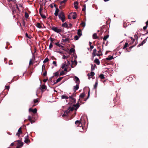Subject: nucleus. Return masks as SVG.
<instances>
[{"label":"nucleus","instance_id":"a878e982","mask_svg":"<svg viewBox=\"0 0 148 148\" xmlns=\"http://www.w3.org/2000/svg\"><path fill=\"white\" fill-rule=\"evenodd\" d=\"M29 120L31 122V123H33L34 122V121L32 120V119L30 116H29L28 117Z\"/></svg>","mask_w":148,"mask_h":148},{"label":"nucleus","instance_id":"7c9ffc66","mask_svg":"<svg viewBox=\"0 0 148 148\" xmlns=\"http://www.w3.org/2000/svg\"><path fill=\"white\" fill-rule=\"evenodd\" d=\"M128 45V43L127 42H126L123 48V49H124L126 48L127 47Z\"/></svg>","mask_w":148,"mask_h":148},{"label":"nucleus","instance_id":"13d9d810","mask_svg":"<svg viewBox=\"0 0 148 148\" xmlns=\"http://www.w3.org/2000/svg\"><path fill=\"white\" fill-rule=\"evenodd\" d=\"M62 58L63 59H64L66 58V56H65V55H63L62 56Z\"/></svg>","mask_w":148,"mask_h":148},{"label":"nucleus","instance_id":"f03ea898","mask_svg":"<svg viewBox=\"0 0 148 148\" xmlns=\"http://www.w3.org/2000/svg\"><path fill=\"white\" fill-rule=\"evenodd\" d=\"M58 17L63 22L65 21V15L64 13L62 12H60L58 15Z\"/></svg>","mask_w":148,"mask_h":148},{"label":"nucleus","instance_id":"4be33fe9","mask_svg":"<svg viewBox=\"0 0 148 148\" xmlns=\"http://www.w3.org/2000/svg\"><path fill=\"white\" fill-rule=\"evenodd\" d=\"M62 40L64 42H69V38H66L64 39H62Z\"/></svg>","mask_w":148,"mask_h":148},{"label":"nucleus","instance_id":"e2e57ef3","mask_svg":"<svg viewBox=\"0 0 148 148\" xmlns=\"http://www.w3.org/2000/svg\"><path fill=\"white\" fill-rule=\"evenodd\" d=\"M90 49L92 50V49L94 47L93 46L90 45Z\"/></svg>","mask_w":148,"mask_h":148},{"label":"nucleus","instance_id":"f704fd0d","mask_svg":"<svg viewBox=\"0 0 148 148\" xmlns=\"http://www.w3.org/2000/svg\"><path fill=\"white\" fill-rule=\"evenodd\" d=\"M37 111V109L36 108H34V109H33L32 110V112L34 113H36Z\"/></svg>","mask_w":148,"mask_h":148},{"label":"nucleus","instance_id":"2f4dec72","mask_svg":"<svg viewBox=\"0 0 148 148\" xmlns=\"http://www.w3.org/2000/svg\"><path fill=\"white\" fill-rule=\"evenodd\" d=\"M97 85H98V81H97L96 82L94 86V87L95 88H97Z\"/></svg>","mask_w":148,"mask_h":148},{"label":"nucleus","instance_id":"ddd939ff","mask_svg":"<svg viewBox=\"0 0 148 148\" xmlns=\"http://www.w3.org/2000/svg\"><path fill=\"white\" fill-rule=\"evenodd\" d=\"M96 51H97V50L95 49H94L93 50V52L92 53V55L93 57H94L97 56V53H96Z\"/></svg>","mask_w":148,"mask_h":148},{"label":"nucleus","instance_id":"603ef678","mask_svg":"<svg viewBox=\"0 0 148 148\" xmlns=\"http://www.w3.org/2000/svg\"><path fill=\"white\" fill-rule=\"evenodd\" d=\"M25 16L26 18H27L29 16L28 14L27 13H25Z\"/></svg>","mask_w":148,"mask_h":148},{"label":"nucleus","instance_id":"79ce46f5","mask_svg":"<svg viewBox=\"0 0 148 148\" xmlns=\"http://www.w3.org/2000/svg\"><path fill=\"white\" fill-rule=\"evenodd\" d=\"M38 102V100L37 99H35L34 100V103H35Z\"/></svg>","mask_w":148,"mask_h":148},{"label":"nucleus","instance_id":"f3484780","mask_svg":"<svg viewBox=\"0 0 148 148\" xmlns=\"http://www.w3.org/2000/svg\"><path fill=\"white\" fill-rule=\"evenodd\" d=\"M74 7L75 9H77L78 8L77 6L78 3L77 2H75L74 3Z\"/></svg>","mask_w":148,"mask_h":148},{"label":"nucleus","instance_id":"4468645a","mask_svg":"<svg viewBox=\"0 0 148 148\" xmlns=\"http://www.w3.org/2000/svg\"><path fill=\"white\" fill-rule=\"evenodd\" d=\"M77 34L79 36V37L82 36V31L80 29H79L78 30Z\"/></svg>","mask_w":148,"mask_h":148},{"label":"nucleus","instance_id":"9d476101","mask_svg":"<svg viewBox=\"0 0 148 148\" xmlns=\"http://www.w3.org/2000/svg\"><path fill=\"white\" fill-rule=\"evenodd\" d=\"M70 14H71L72 18L73 19H75L76 17V14L75 12L74 13H70Z\"/></svg>","mask_w":148,"mask_h":148},{"label":"nucleus","instance_id":"4c0bfd02","mask_svg":"<svg viewBox=\"0 0 148 148\" xmlns=\"http://www.w3.org/2000/svg\"><path fill=\"white\" fill-rule=\"evenodd\" d=\"M108 37V35H107V36H104L103 38V40L104 41L106 40Z\"/></svg>","mask_w":148,"mask_h":148},{"label":"nucleus","instance_id":"338daca9","mask_svg":"<svg viewBox=\"0 0 148 148\" xmlns=\"http://www.w3.org/2000/svg\"><path fill=\"white\" fill-rule=\"evenodd\" d=\"M32 110L33 109H32V108H30L29 109V112H31V111L32 112Z\"/></svg>","mask_w":148,"mask_h":148},{"label":"nucleus","instance_id":"c85d7f7f","mask_svg":"<svg viewBox=\"0 0 148 148\" xmlns=\"http://www.w3.org/2000/svg\"><path fill=\"white\" fill-rule=\"evenodd\" d=\"M85 96V94L84 93H82L81 94H80L79 95V97L80 98H83Z\"/></svg>","mask_w":148,"mask_h":148},{"label":"nucleus","instance_id":"1a4fd4ad","mask_svg":"<svg viewBox=\"0 0 148 148\" xmlns=\"http://www.w3.org/2000/svg\"><path fill=\"white\" fill-rule=\"evenodd\" d=\"M22 133L21 131V128L20 127L18 129V132L16 134V135L19 136Z\"/></svg>","mask_w":148,"mask_h":148},{"label":"nucleus","instance_id":"6e6552de","mask_svg":"<svg viewBox=\"0 0 148 148\" xmlns=\"http://www.w3.org/2000/svg\"><path fill=\"white\" fill-rule=\"evenodd\" d=\"M74 77L75 79V83L77 84H79L80 83V81L79 78L76 76H75Z\"/></svg>","mask_w":148,"mask_h":148},{"label":"nucleus","instance_id":"bb28decb","mask_svg":"<svg viewBox=\"0 0 148 148\" xmlns=\"http://www.w3.org/2000/svg\"><path fill=\"white\" fill-rule=\"evenodd\" d=\"M86 10V4H84L83 6V8L82 9V10L83 11L85 12Z\"/></svg>","mask_w":148,"mask_h":148},{"label":"nucleus","instance_id":"de8ad7c7","mask_svg":"<svg viewBox=\"0 0 148 148\" xmlns=\"http://www.w3.org/2000/svg\"><path fill=\"white\" fill-rule=\"evenodd\" d=\"M72 64H75V65H76L77 64V62H76V60H75L73 62H72Z\"/></svg>","mask_w":148,"mask_h":148},{"label":"nucleus","instance_id":"58836bf2","mask_svg":"<svg viewBox=\"0 0 148 148\" xmlns=\"http://www.w3.org/2000/svg\"><path fill=\"white\" fill-rule=\"evenodd\" d=\"M79 38V37H78V36L76 35L74 37V40H78Z\"/></svg>","mask_w":148,"mask_h":148},{"label":"nucleus","instance_id":"8fccbe9b","mask_svg":"<svg viewBox=\"0 0 148 148\" xmlns=\"http://www.w3.org/2000/svg\"><path fill=\"white\" fill-rule=\"evenodd\" d=\"M53 64L55 65V66H57L56 62L55 61H53Z\"/></svg>","mask_w":148,"mask_h":148},{"label":"nucleus","instance_id":"3c124183","mask_svg":"<svg viewBox=\"0 0 148 148\" xmlns=\"http://www.w3.org/2000/svg\"><path fill=\"white\" fill-rule=\"evenodd\" d=\"M66 1V0H64L60 2L61 4H62L63 3H65Z\"/></svg>","mask_w":148,"mask_h":148},{"label":"nucleus","instance_id":"393cba45","mask_svg":"<svg viewBox=\"0 0 148 148\" xmlns=\"http://www.w3.org/2000/svg\"><path fill=\"white\" fill-rule=\"evenodd\" d=\"M63 78V77H59L58 79H57L56 80V83H58L60 81L62 80V79Z\"/></svg>","mask_w":148,"mask_h":148},{"label":"nucleus","instance_id":"dca6fc26","mask_svg":"<svg viewBox=\"0 0 148 148\" xmlns=\"http://www.w3.org/2000/svg\"><path fill=\"white\" fill-rule=\"evenodd\" d=\"M94 62L97 65H99L100 64V62L98 59H96L94 60Z\"/></svg>","mask_w":148,"mask_h":148},{"label":"nucleus","instance_id":"4d7b16f0","mask_svg":"<svg viewBox=\"0 0 148 148\" xmlns=\"http://www.w3.org/2000/svg\"><path fill=\"white\" fill-rule=\"evenodd\" d=\"M32 59H31L30 60L29 62V65H30L31 64H32Z\"/></svg>","mask_w":148,"mask_h":148},{"label":"nucleus","instance_id":"aec40b11","mask_svg":"<svg viewBox=\"0 0 148 148\" xmlns=\"http://www.w3.org/2000/svg\"><path fill=\"white\" fill-rule=\"evenodd\" d=\"M62 26L63 27H65L66 28H67L68 27V25L66 23H65L63 24H62Z\"/></svg>","mask_w":148,"mask_h":148},{"label":"nucleus","instance_id":"6e6d98bb","mask_svg":"<svg viewBox=\"0 0 148 148\" xmlns=\"http://www.w3.org/2000/svg\"><path fill=\"white\" fill-rule=\"evenodd\" d=\"M81 25L82 26L84 27L85 25V23L84 22H82V23Z\"/></svg>","mask_w":148,"mask_h":148},{"label":"nucleus","instance_id":"b1692460","mask_svg":"<svg viewBox=\"0 0 148 148\" xmlns=\"http://www.w3.org/2000/svg\"><path fill=\"white\" fill-rule=\"evenodd\" d=\"M96 66V65L95 64H94V65L92 64L91 65V70L92 71L94 70L95 68V67Z\"/></svg>","mask_w":148,"mask_h":148},{"label":"nucleus","instance_id":"864d4df0","mask_svg":"<svg viewBox=\"0 0 148 148\" xmlns=\"http://www.w3.org/2000/svg\"><path fill=\"white\" fill-rule=\"evenodd\" d=\"M5 88L9 90L10 88L9 86H5Z\"/></svg>","mask_w":148,"mask_h":148},{"label":"nucleus","instance_id":"f257e3e1","mask_svg":"<svg viewBox=\"0 0 148 148\" xmlns=\"http://www.w3.org/2000/svg\"><path fill=\"white\" fill-rule=\"evenodd\" d=\"M74 109V107H69V109L64 112V113L62 115V116H66L69 113L70 111H73Z\"/></svg>","mask_w":148,"mask_h":148},{"label":"nucleus","instance_id":"69168bd1","mask_svg":"<svg viewBox=\"0 0 148 148\" xmlns=\"http://www.w3.org/2000/svg\"><path fill=\"white\" fill-rule=\"evenodd\" d=\"M64 70L65 71H67V69L66 68H66H64Z\"/></svg>","mask_w":148,"mask_h":148},{"label":"nucleus","instance_id":"09e8293b","mask_svg":"<svg viewBox=\"0 0 148 148\" xmlns=\"http://www.w3.org/2000/svg\"><path fill=\"white\" fill-rule=\"evenodd\" d=\"M53 47V45L52 43V42L49 45V47L50 49L52 48Z\"/></svg>","mask_w":148,"mask_h":148},{"label":"nucleus","instance_id":"bf43d9fd","mask_svg":"<svg viewBox=\"0 0 148 148\" xmlns=\"http://www.w3.org/2000/svg\"><path fill=\"white\" fill-rule=\"evenodd\" d=\"M71 15L70 14L68 15V18L69 19H71Z\"/></svg>","mask_w":148,"mask_h":148},{"label":"nucleus","instance_id":"cd10ccee","mask_svg":"<svg viewBox=\"0 0 148 148\" xmlns=\"http://www.w3.org/2000/svg\"><path fill=\"white\" fill-rule=\"evenodd\" d=\"M99 77L101 79H104L105 78L104 75L103 74L100 75Z\"/></svg>","mask_w":148,"mask_h":148},{"label":"nucleus","instance_id":"c9c22d12","mask_svg":"<svg viewBox=\"0 0 148 148\" xmlns=\"http://www.w3.org/2000/svg\"><path fill=\"white\" fill-rule=\"evenodd\" d=\"M65 74V73H64V72L63 71H62L60 72V75H64Z\"/></svg>","mask_w":148,"mask_h":148},{"label":"nucleus","instance_id":"774afa93","mask_svg":"<svg viewBox=\"0 0 148 148\" xmlns=\"http://www.w3.org/2000/svg\"><path fill=\"white\" fill-rule=\"evenodd\" d=\"M146 25L148 26V20L146 22Z\"/></svg>","mask_w":148,"mask_h":148},{"label":"nucleus","instance_id":"0eeeda50","mask_svg":"<svg viewBox=\"0 0 148 148\" xmlns=\"http://www.w3.org/2000/svg\"><path fill=\"white\" fill-rule=\"evenodd\" d=\"M42 26H44L42 24H40L39 23H38L36 25V26L39 28H42L43 27Z\"/></svg>","mask_w":148,"mask_h":148},{"label":"nucleus","instance_id":"5701e85b","mask_svg":"<svg viewBox=\"0 0 148 148\" xmlns=\"http://www.w3.org/2000/svg\"><path fill=\"white\" fill-rule=\"evenodd\" d=\"M146 40H147L146 39H145V40H144L140 44V45H138V46H140V45H143V44H144V43H145V42L146 41Z\"/></svg>","mask_w":148,"mask_h":148},{"label":"nucleus","instance_id":"2eb2a0df","mask_svg":"<svg viewBox=\"0 0 148 148\" xmlns=\"http://www.w3.org/2000/svg\"><path fill=\"white\" fill-rule=\"evenodd\" d=\"M62 99H67L69 98V97L66 95H62L61 96Z\"/></svg>","mask_w":148,"mask_h":148},{"label":"nucleus","instance_id":"7ed1b4c3","mask_svg":"<svg viewBox=\"0 0 148 148\" xmlns=\"http://www.w3.org/2000/svg\"><path fill=\"white\" fill-rule=\"evenodd\" d=\"M45 65L44 64H43L42 66V72H43V71H45V73H42V75L44 76H45L47 75V71H46V69H45Z\"/></svg>","mask_w":148,"mask_h":148},{"label":"nucleus","instance_id":"423d86ee","mask_svg":"<svg viewBox=\"0 0 148 148\" xmlns=\"http://www.w3.org/2000/svg\"><path fill=\"white\" fill-rule=\"evenodd\" d=\"M75 124L77 126L81 127L82 126V124L80 121H77L75 122Z\"/></svg>","mask_w":148,"mask_h":148},{"label":"nucleus","instance_id":"f8f14e48","mask_svg":"<svg viewBox=\"0 0 148 148\" xmlns=\"http://www.w3.org/2000/svg\"><path fill=\"white\" fill-rule=\"evenodd\" d=\"M102 53L101 51V50L100 49L98 51V53H97V56H100L102 55Z\"/></svg>","mask_w":148,"mask_h":148},{"label":"nucleus","instance_id":"39448f33","mask_svg":"<svg viewBox=\"0 0 148 148\" xmlns=\"http://www.w3.org/2000/svg\"><path fill=\"white\" fill-rule=\"evenodd\" d=\"M15 142H17V147L16 148H18L19 147H21L23 145V143L19 140H17Z\"/></svg>","mask_w":148,"mask_h":148},{"label":"nucleus","instance_id":"49530a36","mask_svg":"<svg viewBox=\"0 0 148 148\" xmlns=\"http://www.w3.org/2000/svg\"><path fill=\"white\" fill-rule=\"evenodd\" d=\"M69 98H70L72 100H73L74 101H75V99L73 98L72 96H70L69 97Z\"/></svg>","mask_w":148,"mask_h":148},{"label":"nucleus","instance_id":"a19ab883","mask_svg":"<svg viewBox=\"0 0 148 148\" xmlns=\"http://www.w3.org/2000/svg\"><path fill=\"white\" fill-rule=\"evenodd\" d=\"M69 64H70L69 62V61H68V60H67V62L66 64V67H68L69 66Z\"/></svg>","mask_w":148,"mask_h":148},{"label":"nucleus","instance_id":"72a5a7b5","mask_svg":"<svg viewBox=\"0 0 148 148\" xmlns=\"http://www.w3.org/2000/svg\"><path fill=\"white\" fill-rule=\"evenodd\" d=\"M29 141V139L25 138V140L24 142L26 143H27Z\"/></svg>","mask_w":148,"mask_h":148},{"label":"nucleus","instance_id":"6ab92c4d","mask_svg":"<svg viewBox=\"0 0 148 148\" xmlns=\"http://www.w3.org/2000/svg\"><path fill=\"white\" fill-rule=\"evenodd\" d=\"M93 38L94 39H96L98 37L97 36V34L96 33H94L92 36Z\"/></svg>","mask_w":148,"mask_h":148},{"label":"nucleus","instance_id":"ea45409f","mask_svg":"<svg viewBox=\"0 0 148 148\" xmlns=\"http://www.w3.org/2000/svg\"><path fill=\"white\" fill-rule=\"evenodd\" d=\"M66 64L63 63L62 65V66L61 68L62 69H63L65 68V67H66Z\"/></svg>","mask_w":148,"mask_h":148},{"label":"nucleus","instance_id":"c03bdc74","mask_svg":"<svg viewBox=\"0 0 148 148\" xmlns=\"http://www.w3.org/2000/svg\"><path fill=\"white\" fill-rule=\"evenodd\" d=\"M55 44L59 47H60L61 46V45L60 44L59 42H56L55 43Z\"/></svg>","mask_w":148,"mask_h":148},{"label":"nucleus","instance_id":"a18cd8bd","mask_svg":"<svg viewBox=\"0 0 148 148\" xmlns=\"http://www.w3.org/2000/svg\"><path fill=\"white\" fill-rule=\"evenodd\" d=\"M70 51L71 53L75 51V50L74 49L72 48L70 49Z\"/></svg>","mask_w":148,"mask_h":148},{"label":"nucleus","instance_id":"052dcab7","mask_svg":"<svg viewBox=\"0 0 148 148\" xmlns=\"http://www.w3.org/2000/svg\"><path fill=\"white\" fill-rule=\"evenodd\" d=\"M47 80V79H45L43 80V82H46Z\"/></svg>","mask_w":148,"mask_h":148},{"label":"nucleus","instance_id":"412c9836","mask_svg":"<svg viewBox=\"0 0 148 148\" xmlns=\"http://www.w3.org/2000/svg\"><path fill=\"white\" fill-rule=\"evenodd\" d=\"M58 11L59 10L58 8L56 9L55 12L54 13V14L56 16H57L58 15Z\"/></svg>","mask_w":148,"mask_h":148},{"label":"nucleus","instance_id":"473e14b6","mask_svg":"<svg viewBox=\"0 0 148 148\" xmlns=\"http://www.w3.org/2000/svg\"><path fill=\"white\" fill-rule=\"evenodd\" d=\"M46 88V86L45 85H42L41 86V88L42 90L45 89Z\"/></svg>","mask_w":148,"mask_h":148},{"label":"nucleus","instance_id":"e433bc0d","mask_svg":"<svg viewBox=\"0 0 148 148\" xmlns=\"http://www.w3.org/2000/svg\"><path fill=\"white\" fill-rule=\"evenodd\" d=\"M48 61L49 59H48V58H46L44 60L43 62L44 63H45L47 62Z\"/></svg>","mask_w":148,"mask_h":148},{"label":"nucleus","instance_id":"20e7f679","mask_svg":"<svg viewBox=\"0 0 148 148\" xmlns=\"http://www.w3.org/2000/svg\"><path fill=\"white\" fill-rule=\"evenodd\" d=\"M53 30L57 33H59L61 32V29H60L58 28L57 27H53L52 28Z\"/></svg>","mask_w":148,"mask_h":148},{"label":"nucleus","instance_id":"9b49d317","mask_svg":"<svg viewBox=\"0 0 148 148\" xmlns=\"http://www.w3.org/2000/svg\"><path fill=\"white\" fill-rule=\"evenodd\" d=\"M79 84H77L75 86H74L73 90L75 91L77 90L79 88Z\"/></svg>","mask_w":148,"mask_h":148},{"label":"nucleus","instance_id":"680f3d73","mask_svg":"<svg viewBox=\"0 0 148 148\" xmlns=\"http://www.w3.org/2000/svg\"><path fill=\"white\" fill-rule=\"evenodd\" d=\"M147 26H145L143 28L144 30H145L147 29Z\"/></svg>","mask_w":148,"mask_h":148},{"label":"nucleus","instance_id":"a211bd4d","mask_svg":"<svg viewBox=\"0 0 148 148\" xmlns=\"http://www.w3.org/2000/svg\"><path fill=\"white\" fill-rule=\"evenodd\" d=\"M113 58V56H109L108 58H106V60H110Z\"/></svg>","mask_w":148,"mask_h":148},{"label":"nucleus","instance_id":"5fc2aeb1","mask_svg":"<svg viewBox=\"0 0 148 148\" xmlns=\"http://www.w3.org/2000/svg\"><path fill=\"white\" fill-rule=\"evenodd\" d=\"M95 73L94 72H91L90 73V75L91 76H93L94 75Z\"/></svg>","mask_w":148,"mask_h":148},{"label":"nucleus","instance_id":"c756f323","mask_svg":"<svg viewBox=\"0 0 148 148\" xmlns=\"http://www.w3.org/2000/svg\"><path fill=\"white\" fill-rule=\"evenodd\" d=\"M59 75V73L58 72H56L53 73V76H58Z\"/></svg>","mask_w":148,"mask_h":148},{"label":"nucleus","instance_id":"0e129e2a","mask_svg":"<svg viewBox=\"0 0 148 148\" xmlns=\"http://www.w3.org/2000/svg\"><path fill=\"white\" fill-rule=\"evenodd\" d=\"M25 36L26 37H28L29 38H30V37H29L28 36V34L27 33H26Z\"/></svg>","mask_w":148,"mask_h":148},{"label":"nucleus","instance_id":"37998d69","mask_svg":"<svg viewBox=\"0 0 148 148\" xmlns=\"http://www.w3.org/2000/svg\"><path fill=\"white\" fill-rule=\"evenodd\" d=\"M68 27L67 29L69 28H71L72 26V25L71 23H69L68 25Z\"/></svg>","mask_w":148,"mask_h":148}]
</instances>
